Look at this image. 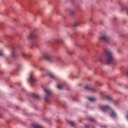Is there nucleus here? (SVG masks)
Here are the masks:
<instances>
[{
    "label": "nucleus",
    "mask_w": 128,
    "mask_h": 128,
    "mask_svg": "<svg viewBox=\"0 0 128 128\" xmlns=\"http://www.w3.org/2000/svg\"><path fill=\"white\" fill-rule=\"evenodd\" d=\"M32 126L33 128H42V126L34 124H32Z\"/></svg>",
    "instance_id": "nucleus-7"
},
{
    "label": "nucleus",
    "mask_w": 128,
    "mask_h": 128,
    "mask_svg": "<svg viewBox=\"0 0 128 128\" xmlns=\"http://www.w3.org/2000/svg\"><path fill=\"white\" fill-rule=\"evenodd\" d=\"M100 108L102 110V112H108V110H110V116H112V118H114V116H116V114L112 110V108H110V106H100Z\"/></svg>",
    "instance_id": "nucleus-1"
},
{
    "label": "nucleus",
    "mask_w": 128,
    "mask_h": 128,
    "mask_svg": "<svg viewBox=\"0 0 128 128\" xmlns=\"http://www.w3.org/2000/svg\"><path fill=\"white\" fill-rule=\"evenodd\" d=\"M80 21L78 20V21L74 22L73 23L72 26L76 28V26H80Z\"/></svg>",
    "instance_id": "nucleus-5"
},
{
    "label": "nucleus",
    "mask_w": 128,
    "mask_h": 128,
    "mask_svg": "<svg viewBox=\"0 0 128 128\" xmlns=\"http://www.w3.org/2000/svg\"><path fill=\"white\" fill-rule=\"evenodd\" d=\"M44 92H46L47 96H48V94H52V91L48 89H44Z\"/></svg>",
    "instance_id": "nucleus-8"
},
{
    "label": "nucleus",
    "mask_w": 128,
    "mask_h": 128,
    "mask_svg": "<svg viewBox=\"0 0 128 128\" xmlns=\"http://www.w3.org/2000/svg\"><path fill=\"white\" fill-rule=\"evenodd\" d=\"M57 88L59 90H62V88H64V86L62 85H58L57 86Z\"/></svg>",
    "instance_id": "nucleus-10"
},
{
    "label": "nucleus",
    "mask_w": 128,
    "mask_h": 128,
    "mask_svg": "<svg viewBox=\"0 0 128 128\" xmlns=\"http://www.w3.org/2000/svg\"><path fill=\"white\" fill-rule=\"evenodd\" d=\"M82 24H85V22H82Z\"/></svg>",
    "instance_id": "nucleus-26"
},
{
    "label": "nucleus",
    "mask_w": 128,
    "mask_h": 128,
    "mask_svg": "<svg viewBox=\"0 0 128 128\" xmlns=\"http://www.w3.org/2000/svg\"><path fill=\"white\" fill-rule=\"evenodd\" d=\"M45 100H46V102H48V98H47L46 96V97H45Z\"/></svg>",
    "instance_id": "nucleus-18"
},
{
    "label": "nucleus",
    "mask_w": 128,
    "mask_h": 128,
    "mask_svg": "<svg viewBox=\"0 0 128 128\" xmlns=\"http://www.w3.org/2000/svg\"><path fill=\"white\" fill-rule=\"evenodd\" d=\"M49 76H50L51 78H54V74H52V73H50L49 74Z\"/></svg>",
    "instance_id": "nucleus-15"
},
{
    "label": "nucleus",
    "mask_w": 128,
    "mask_h": 128,
    "mask_svg": "<svg viewBox=\"0 0 128 128\" xmlns=\"http://www.w3.org/2000/svg\"><path fill=\"white\" fill-rule=\"evenodd\" d=\"M23 56H26V54H23Z\"/></svg>",
    "instance_id": "nucleus-24"
},
{
    "label": "nucleus",
    "mask_w": 128,
    "mask_h": 128,
    "mask_svg": "<svg viewBox=\"0 0 128 128\" xmlns=\"http://www.w3.org/2000/svg\"><path fill=\"white\" fill-rule=\"evenodd\" d=\"M74 14V12H71V14Z\"/></svg>",
    "instance_id": "nucleus-22"
},
{
    "label": "nucleus",
    "mask_w": 128,
    "mask_h": 128,
    "mask_svg": "<svg viewBox=\"0 0 128 128\" xmlns=\"http://www.w3.org/2000/svg\"><path fill=\"white\" fill-rule=\"evenodd\" d=\"M85 88L86 90H90V87L88 86H85Z\"/></svg>",
    "instance_id": "nucleus-13"
},
{
    "label": "nucleus",
    "mask_w": 128,
    "mask_h": 128,
    "mask_svg": "<svg viewBox=\"0 0 128 128\" xmlns=\"http://www.w3.org/2000/svg\"><path fill=\"white\" fill-rule=\"evenodd\" d=\"M45 58L48 60V62H52L54 60V56L47 54L45 56Z\"/></svg>",
    "instance_id": "nucleus-3"
},
{
    "label": "nucleus",
    "mask_w": 128,
    "mask_h": 128,
    "mask_svg": "<svg viewBox=\"0 0 128 128\" xmlns=\"http://www.w3.org/2000/svg\"><path fill=\"white\" fill-rule=\"evenodd\" d=\"M12 57L14 58V54H12Z\"/></svg>",
    "instance_id": "nucleus-25"
},
{
    "label": "nucleus",
    "mask_w": 128,
    "mask_h": 128,
    "mask_svg": "<svg viewBox=\"0 0 128 128\" xmlns=\"http://www.w3.org/2000/svg\"><path fill=\"white\" fill-rule=\"evenodd\" d=\"M88 100L90 102H94V100H96V99L94 98H89Z\"/></svg>",
    "instance_id": "nucleus-11"
},
{
    "label": "nucleus",
    "mask_w": 128,
    "mask_h": 128,
    "mask_svg": "<svg viewBox=\"0 0 128 128\" xmlns=\"http://www.w3.org/2000/svg\"><path fill=\"white\" fill-rule=\"evenodd\" d=\"M100 39L104 40V42H108V38L105 36H100Z\"/></svg>",
    "instance_id": "nucleus-4"
},
{
    "label": "nucleus",
    "mask_w": 128,
    "mask_h": 128,
    "mask_svg": "<svg viewBox=\"0 0 128 128\" xmlns=\"http://www.w3.org/2000/svg\"><path fill=\"white\" fill-rule=\"evenodd\" d=\"M33 32H38V30L36 28H34L33 29Z\"/></svg>",
    "instance_id": "nucleus-16"
},
{
    "label": "nucleus",
    "mask_w": 128,
    "mask_h": 128,
    "mask_svg": "<svg viewBox=\"0 0 128 128\" xmlns=\"http://www.w3.org/2000/svg\"><path fill=\"white\" fill-rule=\"evenodd\" d=\"M90 120L92 121V120H94V119L90 118Z\"/></svg>",
    "instance_id": "nucleus-23"
},
{
    "label": "nucleus",
    "mask_w": 128,
    "mask_h": 128,
    "mask_svg": "<svg viewBox=\"0 0 128 128\" xmlns=\"http://www.w3.org/2000/svg\"><path fill=\"white\" fill-rule=\"evenodd\" d=\"M71 126H74V122H73L70 121L69 122Z\"/></svg>",
    "instance_id": "nucleus-14"
},
{
    "label": "nucleus",
    "mask_w": 128,
    "mask_h": 128,
    "mask_svg": "<svg viewBox=\"0 0 128 128\" xmlns=\"http://www.w3.org/2000/svg\"><path fill=\"white\" fill-rule=\"evenodd\" d=\"M31 82H36V79L32 76L30 77Z\"/></svg>",
    "instance_id": "nucleus-9"
},
{
    "label": "nucleus",
    "mask_w": 128,
    "mask_h": 128,
    "mask_svg": "<svg viewBox=\"0 0 128 128\" xmlns=\"http://www.w3.org/2000/svg\"><path fill=\"white\" fill-rule=\"evenodd\" d=\"M85 128H88V126L85 125Z\"/></svg>",
    "instance_id": "nucleus-20"
},
{
    "label": "nucleus",
    "mask_w": 128,
    "mask_h": 128,
    "mask_svg": "<svg viewBox=\"0 0 128 128\" xmlns=\"http://www.w3.org/2000/svg\"><path fill=\"white\" fill-rule=\"evenodd\" d=\"M107 98H108L109 100H112V98L110 97V96H108Z\"/></svg>",
    "instance_id": "nucleus-17"
},
{
    "label": "nucleus",
    "mask_w": 128,
    "mask_h": 128,
    "mask_svg": "<svg viewBox=\"0 0 128 128\" xmlns=\"http://www.w3.org/2000/svg\"><path fill=\"white\" fill-rule=\"evenodd\" d=\"M34 38V33H30L29 36H28V40H32Z\"/></svg>",
    "instance_id": "nucleus-6"
},
{
    "label": "nucleus",
    "mask_w": 128,
    "mask_h": 128,
    "mask_svg": "<svg viewBox=\"0 0 128 128\" xmlns=\"http://www.w3.org/2000/svg\"><path fill=\"white\" fill-rule=\"evenodd\" d=\"M105 52L106 54V58H107L108 64L112 62L114 60V57H112V52H110V50H106Z\"/></svg>",
    "instance_id": "nucleus-2"
},
{
    "label": "nucleus",
    "mask_w": 128,
    "mask_h": 128,
    "mask_svg": "<svg viewBox=\"0 0 128 128\" xmlns=\"http://www.w3.org/2000/svg\"><path fill=\"white\" fill-rule=\"evenodd\" d=\"M92 18H89V20L90 22V21H92Z\"/></svg>",
    "instance_id": "nucleus-19"
},
{
    "label": "nucleus",
    "mask_w": 128,
    "mask_h": 128,
    "mask_svg": "<svg viewBox=\"0 0 128 128\" xmlns=\"http://www.w3.org/2000/svg\"><path fill=\"white\" fill-rule=\"evenodd\" d=\"M0 54L1 56H2V52H0Z\"/></svg>",
    "instance_id": "nucleus-21"
},
{
    "label": "nucleus",
    "mask_w": 128,
    "mask_h": 128,
    "mask_svg": "<svg viewBox=\"0 0 128 128\" xmlns=\"http://www.w3.org/2000/svg\"><path fill=\"white\" fill-rule=\"evenodd\" d=\"M32 96H33V98H38V96L35 94H32Z\"/></svg>",
    "instance_id": "nucleus-12"
}]
</instances>
